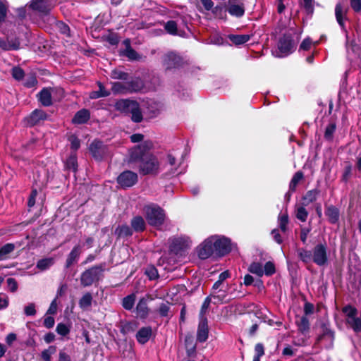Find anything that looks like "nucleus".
I'll return each instance as SVG.
<instances>
[{"label":"nucleus","mask_w":361,"mask_h":361,"mask_svg":"<svg viewBox=\"0 0 361 361\" xmlns=\"http://www.w3.org/2000/svg\"><path fill=\"white\" fill-rule=\"evenodd\" d=\"M152 146V142L147 140L129 152V162L140 161V171L144 175L156 174L159 172V163L157 157L148 153Z\"/></svg>","instance_id":"nucleus-1"},{"label":"nucleus","mask_w":361,"mask_h":361,"mask_svg":"<svg viewBox=\"0 0 361 361\" xmlns=\"http://www.w3.org/2000/svg\"><path fill=\"white\" fill-rule=\"evenodd\" d=\"M4 37H0V48L4 51L18 50L20 46L19 27H5L0 29Z\"/></svg>","instance_id":"nucleus-2"},{"label":"nucleus","mask_w":361,"mask_h":361,"mask_svg":"<svg viewBox=\"0 0 361 361\" xmlns=\"http://www.w3.org/2000/svg\"><path fill=\"white\" fill-rule=\"evenodd\" d=\"M116 109L122 113L130 115L133 122L140 123L142 120V114L136 101L121 99L116 103Z\"/></svg>","instance_id":"nucleus-3"},{"label":"nucleus","mask_w":361,"mask_h":361,"mask_svg":"<svg viewBox=\"0 0 361 361\" xmlns=\"http://www.w3.org/2000/svg\"><path fill=\"white\" fill-rule=\"evenodd\" d=\"M146 217L148 223L153 226H161L165 220L164 209L155 204L147 205L145 207Z\"/></svg>","instance_id":"nucleus-4"},{"label":"nucleus","mask_w":361,"mask_h":361,"mask_svg":"<svg viewBox=\"0 0 361 361\" xmlns=\"http://www.w3.org/2000/svg\"><path fill=\"white\" fill-rule=\"evenodd\" d=\"M143 87L144 82L140 78H134L126 82L125 85L121 82H115L113 85V90L120 93L136 92L142 90Z\"/></svg>","instance_id":"nucleus-5"},{"label":"nucleus","mask_w":361,"mask_h":361,"mask_svg":"<svg viewBox=\"0 0 361 361\" xmlns=\"http://www.w3.org/2000/svg\"><path fill=\"white\" fill-rule=\"evenodd\" d=\"M313 262L319 267L327 264L329 260L328 247L326 242L317 244L312 250Z\"/></svg>","instance_id":"nucleus-6"},{"label":"nucleus","mask_w":361,"mask_h":361,"mask_svg":"<svg viewBox=\"0 0 361 361\" xmlns=\"http://www.w3.org/2000/svg\"><path fill=\"white\" fill-rule=\"evenodd\" d=\"M294 43L290 35H283L279 41L278 50L275 56L282 58L288 56L294 51Z\"/></svg>","instance_id":"nucleus-7"},{"label":"nucleus","mask_w":361,"mask_h":361,"mask_svg":"<svg viewBox=\"0 0 361 361\" xmlns=\"http://www.w3.org/2000/svg\"><path fill=\"white\" fill-rule=\"evenodd\" d=\"M226 11L233 17L240 18L245 15L244 0H227Z\"/></svg>","instance_id":"nucleus-8"},{"label":"nucleus","mask_w":361,"mask_h":361,"mask_svg":"<svg viewBox=\"0 0 361 361\" xmlns=\"http://www.w3.org/2000/svg\"><path fill=\"white\" fill-rule=\"evenodd\" d=\"M102 271L100 267H92L85 271L80 276V283L84 287L90 286L94 281L99 279V274Z\"/></svg>","instance_id":"nucleus-9"},{"label":"nucleus","mask_w":361,"mask_h":361,"mask_svg":"<svg viewBox=\"0 0 361 361\" xmlns=\"http://www.w3.org/2000/svg\"><path fill=\"white\" fill-rule=\"evenodd\" d=\"M214 239L215 236H210L199 245L197 254L200 259H207L215 252Z\"/></svg>","instance_id":"nucleus-10"},{"label":"nucleus","mask_w":361,"mask_h":361,"mask_svg":"<svg viewBox=\"0 0 361 361\" xmlns=\"http://www.w3.org/2000/svg\"><path fill=\"white\" fill-rule=\"evenodd\" d=\"M137 174L131 171H125L117 178L118 183L123 188H130L137 182Z\"/></svg>","instance_id":"nucleus-11"},{"label":"nucleus","mask_w":361,"mask_h":361,"mask_svg":"<svg viewBox=\"0 0 361 361\" xmlns=\"http://www.w3.org/2000/svg\"><path fill=\"white\" fill-rule=\"evenodd\" d=\"M214 236V248L216 254L225 255L228 253L231 250V240L224 236Z\"/></svg>","instance_id":"nucleus-12"},{"label":"nucleus","mask_w":361,"mask_h":361,"mask_svg":"<svg viewBox=\"0 0 361 361\" xmlns=\"http://www.w3.org/2000/svg\"><path fill=\"white\" fill-rule=\"evenodd\" d=\"M181 63V58L174 52H169L163 57V66L166 70L178 68Z\"/></svg>","instance_id":"nucleus-13"},{"label":"nucleus","mask_w":361,"mask_h":361,"mask_svg":"<svg viewBox=\"0 0 361 361\" xmlns=\"http://www.w3.org/2000/svg\"><path fill=\"white\" fill-rule=\"evenodd\" d=\"M190 244L191 240L188 237L180 236L178 238H174L172 240L170 247L171 251L178 254L179 252L189 247L190 246Z\"/></svg>","instance_id":"nucleus-14"},{"label":"nucleus","mask_w":361,"mask_h":361,"mask_svg":"<svg viewBox=\"0 0 361 361\" xmlns=\"http://www.w3.org/2000/svg\"><path fill=\"white\" fill-rule=\"evenodd\" d=\"M209 328L208 322L206 317L200 318L199 322L197 332V341L203 343L205 342L208 338Z\"/></svg>","instance_id":"nucleus-15"},{"label":"nucleus","mask_w":361,"mask_h":361,"mask_svg":"<svg viewBox=\"0 0 361 361\" xmlns=\"http://www.w3.org/2000/svg\"><path fill=\"white\" fill-rule=\"evenodd\" d=\"M51 0H33L30 4V7L42 14H47L53 6L50 2Z\"/></svg>","instance_id":"nucleus-16"},{"label":"nucleus","mask_w":361,"mask_h":361,"mask_svg":"<svg viewBox=\"0 0 361 361\" xmlns=\"http://www.w3.org/2000/svg\"><path fill=\"white\" fill-rule=\"evenodd\" d=\"M90 152L92 157L97 159L100 160L105 153V148L102 142L99 140H94L90 145Z\"/></svg>","instance_id":"nucleus-17"},{"label":"nucleus","mask_w":361,"mask_h":361,"mask_svg":"<svg viewBox=\"0 0 361 361\" xmlns=\"http://www.w3.org/2000/svg\"><path fill=\"white\" fill-rule=\"evenodd\" d=\"M47 114L41 109H35L32 114L26 118L27 125L33 126L39 123L41 121L47 119Z\"/></svg>","instance_id":"nucleus-18"},{"label":"nucleus","mask_w":361,"mask_h":361,"mask_svg":"<svg viewBox=\"0 0 361 361\" xmlns=\"http://www.w3.org/2000/svg\"><path fill=\"white\" fill-rule=\"evenodd\" d=\"M56 89L44 88L39 94V101L44 106H49L52 104V97Z\"/></svg>","instance_id":"nucleus-19"},{"label":"nucleus","mask_w":361,"mask_h":361,"mask_svg":"<svg viewBox=\"0 0 361 361\" xmlns=\"http://www.w3.org/2000/svg\"><path fill=\"white\" fill-rule=\"evenodd\" d=\"M8 6L6 2L0 1V29L7 26L16 27V24L6 20L7 16Z\"/></svg>","instance_id":"nucleus-20"},{"label":"nucleus","mask_w":361,"mask_h":361,"mask_svg":"<svg viewBox=\"0 0 361 361\" xmlns=\"http://www.w3.org/2000/svg\"><path fill=\"white\" fill-rule=\"evenodd\" d=\"M149 312V309L147 306V300L145 298H141L136 306V313L137 317L141 319L147 317Z\"/></svg>","instance_id":"nucleus-21"},{"label":"nucleus","mask_w":361,"mask_h":361,"mask_svg":"<svg viewBox=\"0 0 361 361\" xmlns=\"http://www.w3.org/2000/svg\"><path fill=\"white\" fill-rule=\"evenodd\" d=\"M152 334V329L149 326L141 328L136 334V338L138 343L141 344L146 343L150 338Z\"/></svg>","instance_id":"nucleus-22"},{"label":"nucleus","mask_w":361,"mask_h":361,"mask_svg":"<svg viewBox=\"0 0 361 361\" xmlns=\"http://www.w3.org/2000/svg\"><path fill=\"white\" fill-rule=\"evenodd\" d=\"M90 118V111L87 109H82L78 111L72 119L74 124H83L88 121Z\"/></svg>","instance_id":"nucleus-23"},{"label":"nucleus","mask_w":361,"mask_h":361,"mask_svg":"<svg viewBox=\"0 0 361 361\" xmlns=\"http://www.w3.org/2000/svg\"><path fill=\"white\" fill-rule=\"evenodd\" d=\"M335 15L338 23L342 29H344L345 20H346V9L341 4H336L335 8Z\"/></svg>","instance_id":"nucleus-24"},{"label":"nucleus","mask_w":361,"mask_h":361,"mask_svg":"<svg viewBox=\"0 0 361 361\" xmlns=\"http://www.w3.org/2000/svg\"><path fill=\"white\" fill-rule=\"evenodd\" d=\"M319 194V190L317 189H313L308 190L302 197L301 204L308 206L310 204L313 203L317 199Z\"/></svg>","instance_id":"nucleus-25"},{"label":"nucleus","mask_w":361,"mask_h":361,"mask_svg":"<svg viewBox=\"0 0 361 361\" xmlns=\"http://www.w3.org/2000/svg\"><path fill=\"white\" fill-rule=\"evenodd\" d=\"M80 245L75 246L69 253L66 262V267H70L73 263L76 262L81 252Z\"/></svg>","instance_id":"nucleus-26"},{"label":"nucleus","mask_w":361,"mask_h":361,"mask_svg":"<svg viewBox=\"0 0 361 361\" xmlns=\"http://www.w3.org/2000/svg\"><path fill=\"white\" fill-rule=\"evenodd\" d=\"M306 207L301 203L295 206V217L302 222H305L308 217L309 213L305 208Z\"/></svg>","instance_id":"nucleus-27"},{"label":"nucleus","mask_w":361,"mask_h":361,"mask_svg":"<svg viewBox=\"0 0 361 361\" xmlns=\"http://www.w3.org/2000/svg\"><path fill=\"white\" fill-rule=\"evenodd\" d=\"M212 12L216 18L226 20L227 17L226 13H228L226 11V1L214 7Z\"/></svg>","instance_id":"nucleus-28"},{"label":"nucleus","mask_w":361,"mask_h":361,"mask_svg":"<svg viewBox=\"0 0 361 361\" xmlns=\"http://www.w3.org/2000/svg\"><path fill=\"white\" fill-rule=\"evenodd\" d=\"M325 214L331 224H336L339 219V211L334 206H329L325 211Z\"/></svg>","instance_id":"nucleus-29"},{"label":"nucleus","mask_w":361,"mask_h":361,"mask_svg":"<svg viewBox=\"0 0 361 361\" xmlns=\"http://www.w3.org/2000/svg\"><path fill=\"white\" fill-rule=\"evenodd\" d=\"M164 27L167 33L171 35H182V32L178 29L177 23L175 20H169L164 23Z\"/></svg>","instance_id":"nucleus-30"},{"label":"nucleus","mask_w":361,"mask_h":361,"mask_svg":"<svg viewBox=\"0 0 361 361\" xmlns=\"http://www.w3.org/2000/svg\"><path fill=\"white\" fill-rule=\"evenodd\" d=\"M228 39L235 45H240L246 43L250 39V35H229Z\"/></svg>","instance_id":"nucleus-31"},{"label":"nucleus","mask_w":361,"mask_h":361,"mask_svg":"<svg viewBox=\"0 0 361 361\" xmlns=\"http://www.w3.org/2000/svg\"><path fill=\"white\" fill-rule=\"evenodd\" d=\"M297 253L300 260L304 263L313 262L312 252L305 248H300L297 250Z\"/></svg>","instance_id":"nucleus-32"},{"label":"nucleus","mask_w":361,"mask_h":361,"mask_svg":"<svg viewBox=\"0 0 361 361\" xmlns=\"http://www.w3.org/2000/svg\"><path fill=\"white\" fill-rule=\"evenodd\" d=\"M92 302V296L91 293H85L82 297L79 300V307L83 310H87L89 309Z\"/></svg>","instance_id":"nucleus-33"},{"label":"nucleus","mask_w":361,"mask_h":361,"mask_svg":"<svg viewBox=\"0 0 361 361\" xmlns=\"http://www.w3.org/2000/svg\"><path fill=\"white\" fill-rule=\"evenodd\" d=\"M227 296V288L224 286L219 290H213L210 294V297L216 300V302H222Z\"/></svg>","instance_id":"nucleus-34"},{"label":"nucleus","mask_w":361,"mask_h":361,"mask_svg":"<svg viewBox=\"0 0 361 361\" xmlns=\"http://www.w3.org/2000/svg\"><path fill=\"white\" fill-rule=\"evenodd\" d=\"M248 271L259 277L264 275L263 265L261 262H253L248 267Z\"/></svg>","instance_id":"nucleus-35"},{"label":"nucleus","mask_w":361,"mask_h":361,"mask_svg":"<svg viewBox=\"0 0 361 361\" xmlns=\"http://www.w3.org/2000/svg\"><path fill=\"white\" fill-rule=\"evenodd\" d=\"M132 228L135 231H142L145 228V222L142 217L135 216L131 221Z\"/></svg>","instance_id":"nucleus-36"},{"label":"nucleus","mask_w":361,"mask_h":361,"mask_svg":"<svg viewBox=\"0 0 361 361\" xmlns=\"http://www.w3.org/2000/svg\"><path fill=\"white\" fill-rule=\"evenodd\" d=\"M147 109L150 114V116H156L160 111V104L153 100H149L147 102Z\"/></svg>","instance_id":"nucleus-37"},{"label":"nucleus","mask_w":361,"mask_h":361,"mask_svg":"<svg viewBox=\"0 0 361 361\" xmlns=\"http://www.w3.org/2000/svg\"><path fill=\"white\" fill-rule=\"evenodd\" d=\"M135 302V295L134 294H130L123 299L122 305L124 309L127 310H130L133 307Z\"/></svg>","instance_id":"nucleus-38"},{"label":"nucleus","mask_w":361,"mask_h":361,"mask_svg":"<svg viewBox=\"0 0 361 361\" xmlns=\"http://www.w3.org/2000/svg\"><path fill=\"white\" fill-rule=\"evenodd\" d=\"M115 233L118 237H126L132 235L131 228L127 225L118 226L115 231Z\"/></svg>","instance_id":"nucleus-39"},{"label":"nucleus","mask_w":361,"mask_h":361,"mask_svg":"<svg viewBox=\"0 0 361 361\" xmlns=\"http://www.w3.org/2000/svg\"><path fill=\"white\" fill-rule=\"evenodd\" d=\"M54 259L51 257L42 259L37 262V268L42 271H44L51 267L54 264Z\"/></svg>","instance_id":"nucleus-40"},{"label":"nucleus","mask_w":361,"mask_h":361,"mask_svg":"<svg viewBox=\"0 0 361 361\" xmlns=\"http://www.w3.org/2000/svg\"><path fill=\"white\" fill-rule=\"evenodd\" d=\"M185 345L186 352L188 356H192L195 353L196 346L193 343V340L191 337H186L185 339Z\"/></svg>","instance_id":"nucleus-41"},{"label":"nucleus","mask_w":361,"mask_h":361,"mask_svg":"<svg viewBox=\"0 0 361 361\" xmlns=\"http://www.w3.org/2000/svg\"><path fill=\"white\" fill-rule=\"evenodd\" d=\"M302 178L303 173L300 171H298L294 174L289 184V190L291 192H294L295 190L297 185L302 179Z\"/></svg>","instance_id":"nucleus-42"},{"label":"nucleus","mask_w":361,"mask_h":361,"mask_svg":"<svg viewBox=\"0 0 361 361\" xmlns=\"http://www.w3.org/2000/svg\"><path fill=\"white\" fill-rule=\"evenodd\" d=\"M66 167L75 171L78 167L77 157L75 154H71L66 161Z\"/></svg>","instance_id":"nucleus-43"},{"label":"nucleus","mask_w":361,"mask_h":361,"mask_svg":"<svg viewBox=\"0 0 361 361\" xmlns=\"http://www.w3.org/2000/svg\"><path fill=\"white\" fill-rule=\"evenodd\" d=\"M334 338L333 333L329 331V329H326L324 333L319 336L317 341L318 343H322L324 340H326L329 342V339L331 340V342L332 341ZM324 347L326 348H329V343L324 345Z\"/></svg>","instance_id":"nucleus-44"},{"label":"nucleus","mask_w":361,"mask_h":361,"mask_svg":"<svg viewBox=\"0 0 361 361\" xmlns=\"http://www.w3.org/2000/svg\"><path fill=\"white\" fill-rule=\"evenodd\" d=\"M15 246L12 243H7L0 248V259H4L7 255L13 251Z\"/></svg>","instance_id":"nucleus-45"},{"label":"nucleus","mask_w":361,"mask_h":361,"mask_svg":"<svg viewBox=\"0 0 361 361\" xmlns=\"http://www.w3.org/2000/svg\"><path fill=\"white\" fill-rule=\"evenodd\" d=\"M137 327V324L135 321L126 322L121 328V332L123 334H127L130 332L134 331Z\"/></svg>","instance_id":"nucleus-46"},{"label":"nucleus","mask_w":361,"mask_h":361,"mask_svg":"<svg viewBox=\"0 0 361 361\" xmlns=\"http://www.w3.org/2000/svg\"><path fill=\"white\" fill-rule=\"evenodd\" d=\"M110 75L113 79L127 80L128 75L127 73L123 72L122 70L116 68L111 71Z\"/></svg>","instance_id":"nucleus-47"},{"label":"nucleus","mask_w":361,"mask_h":361,"mask_svg":"<svg viewBox=\"0 0 361 361\" xmlns=\"http://www.w3.org/2000/svg\"><path fill=\"white\" fill-rule=\"evenodd\" d=\"M56 29L63 35L66 37H69L71 35L70 28L68 25L61 21L56 22Z\"/></svg>","instance_id":"nucleus-48"},{"label":"nucleus","mask_w":361,"mask_h":361,"mask_svg":"<svg viewBox=\"0 0 361 361\" xmlns=\"http://www.w3.org/2000/svg\"><path fill=\"white\" fill-rule=\"evenodd\" d=\"M288 223V216L287 214H280L279 216V225L283 232L287 230V224Z\"/></svg>","instance_id":"nucleus-49"},{"label":"nucleus","mask_w":361,"mask_h":361,"mask_svg":"<svg viewBox=\"0 0 361 361\" xmlns=\"http://www.w3.org/2000/svg\"><path fill=\"white\" fill-rule=\"evenodd\" d=\"M167 159H168V161L169 163L170 164V165L171 166H173V173H182V171H178V167L180 166L181 164V161L179 162V164L177 165L176 164V157L171 154H169L168 156H167Z\"/></svg>","instance_id":"nucleus-50"},{"label":"nucleus","mask_w":361,"mask_h":361,"mask_svg":"<svg viewBox=\"0 0 361 361\" xmlns=\"http://www.w3.org/2000/svg\"><path fill=\"white\" fill-rule=\"evenodd\" d=\"M336 130V124L334 123H329L325 130L324 137L325 139L330 140L332 139L334 133Z\"/></svg>","instance_id":"nucleus-51"},{"label":"nucleus","mask_w":361,"mask_h":361,"mask_svg":"<svg viewBox=\"0 0 361 361\" xmlns=\"http://www.w3.org/2000/svg\"><path fill=\"white\" fill-rule=\"evenodd\" d=\"M56 349L54 346H50L48 349H46L42 353V358L44 361H51V355L55 353Z\"/></svg>","instance_id":"nucleus-52"},{"label":"nucleus","mask_w":361,"mask_h":361,"mask_svg":"<svg viewBox=\"0 0 361 361\" xmlns=\"http://www.w3.org/2000/svg\"><path fill=\"white\" fill-rule=\"evenodd\" d=\"M56 332L63 336L68 335L70 332V328L63 323H59L56 326Z\"/></svg>","instance_id":"nucleus-53"},{"label":"nucleus","mask_w":361,"mask_h":361,"mask_svg":"<svg viewBox=\"0 0 361 361\" xmlns=\"http://www.w3.org/2000/svg\"><path fill=\"white\" fill-rule=\"evenodd\" d=\"M298 328L302 333L307 332L310 329L309 320L306 317H302L298 324Z\"/></svg>","instance_id":"nucleus-54"},{"label":"nucleus","mask_w":361,"mask_h":361,"mask_svg":"<svg viewBox=\"0 0 361 361\" xmlns=\"http://www.w3.org/2000/svg\"><path fill=\"white\" fill-rule=\"evenodd\" d=\"M264 274L267 276H271L275 273V266L271 262H267L263 267Z\"/></svg>","instance_id":"nucleus-55"},{"label":"nucleus","mask_w":361,"mask_h":361,"mask_svg":"<svg viewBox=\"0 0 361 361\" xmlns=\"http://www.w3.org/2000/svg\"><path fill=\"white\" fill-rule=\"evenodd\" d=\"M124 54L131 60H137L140 59L139 54L130 47L126 48Z\"/></svg>","instance_id":"nucleus-56"},{"label":"nucleus","mask_w":361,"mask_h":361,"mask_svg":"<svg viewBox=\"0 0 361 361\" xmlns=\"http://www.w3.org/2000/svg\"><path fill=\"white\" fill-rule=\"evenodd\" d=\"M346 49H347V53L348 55H350V50L353 53H357L360 49V44H357L354 40L351 42V44H349L348 39H347L346 42Z\"/></svg>","instance_id":"nucleus-57"},{"label":"nucleus","mask_w":361,"mask_h":361,"mask_svg":"<svg viewBox=\"0 0 361 361\" xmlns=\"http://www.w3.org/2000/svg\"><path fill=\"white\" fill-rule=\"evenodd\" d=\"M110 94L108 90L103 91H92L90 93V99H98L100 97H107Z\"/></svg>","instance_id":"nucleus-58"},{"label":"nucleus","mask_w":361,"mask_h":361,"mask_svg":"<svg viewBox=\"0 0 361 361\" xmlns=\"http://www.w3.org/2000/svg\"><path fill=\"white\" fill-rule=\"evenodd\" d=\"M12 75L15 79L20 80L24 76V71L19 67H14L12 69Z\"/></svg>","instance_id":"nucleus-59"},{"label":"nucleus","mask_w":361,"mask_h":361,"mask_svg":"<svg viewBox=\"0 0 361 361\" xmlns=\"http://www.w3.org/2000/svg\"><path fill=\"white\" fill-rule=\"evenodd\" d=\"M145 274L148 276L150 280H154L158 277V272L154 267H149L147 268Z\"/></svg>","instance_id":"nucleus-60"},{"label":"nucleus","mask_w":361,"mask_h":361,"mask_svg":"<svg viewBox=\"0 0 361 361\" xmlns=\"http://www.w3.org/2000/svg\"><path fill=\"white\" fill-rule=\"evenodd\" d=\"M24 313L27 316H34L36 314L35 305L30 303L24 307Z\"/></svg>","instance_id":"nucleus-61"},{"label":"nucleus","mask_w":361,"mask_h":361,"mask_svg":"<svg viewBox=\"0 0 361 361\" xmlns=\"http://www.w3.org/2000/svg\"><path fill=\"white\" fill-rule=\"evenodd\" d=\"M6 282H7L8 288L10 291L14 293L17 290L18 283L16 281V279H14L13 278H8V279H7Z\"/></svg>","instance_id":"nucleus-62"},{"label":"nucleus","mask_w":361,"mask_h":361,"mask_svg":"<svg viewBox=\"0 0 361 361\" xmlns=\"http://www.w3.org/2000/svg\"><path fill=\"white\" fill-rule=\"evenodd\" d=\"M69 140L71 142V149L76 151L80 145L79 139L77 137L72 135L70 137Z\"/></svg>","instance_id":"nucleus-63"},{"label":"nucleus","mask_w":361,"mask_h":361,"mask_svg":"<svg viewBox=\"0 0 361 361\" xmlns=\"http://www.w3.org/2000/svg\"><path fill=\"white\" fill-rule=\"evenodd\" d=\"M303 6L307 13L312 14L314 11L313 0H302Z\"/></svg>","instance_id":"nucleus-64"}]
</instances>
